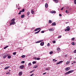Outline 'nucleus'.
<instances>
[{"instance_id":"obj_1","label":"nucleus","mask_w":76,"mask_h":76,"mask_svg":"<svg viewBox=\"0 0 76 76\" xmlns=\"http://www.w3.org/2000/svg\"><path fill=\"white\" fill-rule=\"evenodd\" d=\"M73 72V70H71L68 71L67 72H66L65 74V75H69V74H70V73H72V72Z\"/></svg>"},{"instance_id":"obj_2","label":"nucleus","mask_w":76,"mask_h":76,"mask_svg":"<svg viewBox=\"0 0 76 76\" xmlns=\"http://www.w3.org/2000/svg\"><path fill=\"white\" fill-rule=\"evenodd\" d=\"M66 29L65 30V31H70V27H69V26H68L66 27Z\"/></svg>"},{"instance_id":"obj_3","label":"nucleus","mask_w":76,"mask_h":76,"mask_svg":"<svg viewBox=\"0 0 76 76\" xmlns=\"http://www.w3.org/2000/svg\"><path fill=\"white\" fill-rule=\"evenodd\" d=\"M16 23V22L15 21H12V22L10 24V25H14V24H15Z\"/></svg>"},{"instance_id":"obj_4","label":"nucleus","mask_w":76,"mask_h":76,"mask_svg":"<svg viewBox=\"0 0 76 76\" xmlns=\"http://www.w3.org/2000/svg\"><path fill=\"white\" fill-rule=\"evenodd\" d=\"M7 56H8V55H5L3 57V58H6L7 57Z\"/></svg>"},{"instance_id":"obj_5","label":"nucleus","mask_w":76,"mask_h":76,"mask_svg":"<svg viewBox=\"0 0 76 76\" xmlns=\"http://www.w3.org/2000/svg\"><path fill=\"white\" fill-rule=\"evenodd\" d=\"M19 67L20 69H22L23 68H24V65L20 66Z\"/></svg>"},{"instance_id":"obj_6","label":"nucleus","mask_w":76,"mask_h":76,"mask_svg":"<svg viewBox=\"0 0 76 76\" xmlns=\"http://www.w3.org/2000/svg\"><path fill=\"white\" fill-rule=\"evenodd\" d=\"M19 76H22V71H21L19 73Z\"/></svg>"},{"instance_id":"obj_7","label":"nucleus","mask_w":76,"mask_h":76,"mask_svg":"<svg viewBox=\"0 0 76 76\" xmlns=\"http://www.w3.org/2000/svg\"><path fill=\"white\" fill-rule=\"evenodd\" d=\"M50 12L51 13H56V12L55 11H52Z\"/></svg>"},{"instance_id":"obj_8","label":"nucleus","mask_w":76,"mask_h":76,"mask_svg":"<svg viewBox=\"0 0 76 76\" xmlns=\"http://www.w3.org/2000/svg\"><path fill=\"white\" fill-rule=\"evenodd\" d=\"M63 61H61L59 62H58L56 63V64L57 65L58 64H61V63H62Z\"/></svg>"},{"instance_id":"obj_9","label":"nucleus","mask_w":76,"mask_h":76,"mask_svg":"<svg viewBox=\"0 0 76 76\" xmlns=\"http://www.w3.org/2000/svg\"><path fill=\"white\" fill-rule=\"evenodd\" d=\"M44 45V42H41L40 44V45L41 46H43V45Z\"/></svg>"},{"instance_id":"obj_10","label":"nucleus","mask_w":76,"mask_h":76,"mask_svg":"<svg viewBox=\"0 0 76 76\" xmlns=\"http://www.w3.org/2000/svg\"><path fill=\"white\" fill-rule=\"evenodd\" d=\"M54 28H50L49 29V31H54Z\"/></svg>"},{"instance_id":"obj_11","label":"nucleus","mask_w":76,"mask_h":76,"mask_svg":"<svg viewBox=\"0 0 76 76\" xmlns=\"http://www.w3.org/2000/svg\"><path fill=\"white\" fill-rule=\"evenodd\" d=\"M70 68H69V67H68L66 68L65 69L66 71H67V70H69Z\"/></svg>"},{"instance_id":"obj_12","label":"nucleus","mask_w":76,"mask_h":76,"mask_svg":"<svg viewBox=\"0 0 76 76\" xmlns=\"http://www.w3.org/2000/svg\"><path fill=\"white\" fill-rule=\"evenodd\" d=\"M34 11L33 10H31V13L33 15H34Z\"/></svg>"},{"instance_id":"obj_13","label":"nucleus","mask_w":76,"mask_h":76,"mask_svg":"<svg viewBox=\"0 0 76 76\" xmlns=\"http://www.w3.org/2000/svg\"><path fill=\"white\" fill-rule=\"evenodd\" d=\"M52 26H56V23L54 22L52 24Z\"/></svg>"},{"instance_id":"obj_14","label":"nucleus","mask_w":76,"mask_h":76,"mask_svg":"<svg viewBox=\"0 0 76 76\" xmlns=\"http://www.w3.org/2000/svg\"><path fill=\"white\" fill-rule=\"evenodd\" d=\"M41 29L39 30L38 31H37V32H35L34 33L35 34H38V33H39V32H40V31H41Z\"/></svg>"},{"instance_id":"obj_15","label":"nucleus","mask_w":76,"mask_h":76,"mask_svg":"<svg viewBox=\"0 0 76 76\" xmlns=\"http://www.w3.org/2000/svg\"><path fill=\"white\" fill-rule=\"evenodd\" d=\"M10 67V66H7L4 68V69L5 70H6V69H8V68H9Z\"/></svg>"},{"instance_id":"obj_16","label":"nucleus","mask_w":76,"mask_h":76,"mask_svg":"<svg viewBox=\"0 0 76 76\" xmlns=\"http://www.w3.org/2000/svg\"><path fill=\"white\" fill-rule=\"evenodd\" d=\"M25 16V15H21V18H23Z\"/></svg>"},{"instance_id":"obj_17","label":"nucleus","mask_w":76,"mask_h":76,"mask_svg":"<svg viewBox=\"0 0 76 76\" xmlns=\"http://www.w3.org/2000/svg\"><path fill=\"white\" fill-rule=\"evenodd\" d=\"M53 1H55L56 3H58V0H53Z\"/></svg>"},{"instance_id":"obj_18","label":"nucleus","mask_w":76,"mask_h":76,"mask_svg":"<svg viewBox=\"0 0 76 76\" xmlns=\"http://www.w3.org/2000/svg\"><path fill=\"white\" fill-rule=\"evenodd\" d=\"M48 7V4L47 3H46L45 4V7L46 8H47V7Z\"/></svg>"},{"instance_id":"obj_19","label":"nucleus","mask_w":76,"mask_h":76,"mask_svg":"<svg viewBox=\"0 0 76 76\" xmlns=\"http://www.w3.org/2000/svg\"><path fill=\"white\" fill-rule=\"evenodd\" d=\"M21 12H25V9H23L21 11Z\"/></svg>"},{"instance_id":"obj_20","label":"nucleus","mask_w":76,"mask_h":76,"mask_svg":"<svg viewBox=\"0 0 76 76\" xmlns=\"http://www.w3.org/2000/svg\"><path fill=\"white\" fill-rule=\"evenodd\" d=\"M27 16H29V15H30V12H27Z\"/></svg>"},{"instance_id":"obj_21","label":"nucleus","mask_w":76,"mask_h":76,"mask_svg":"<svg viewBox=\"0 0 76 76\" xmlns=\"http://www.w3.org/2000/svg\"><path fill=\"white\" fill-rule=\"evenodd\" d=\"M33 68H38V66L37 65H36L35 66H34Z\"/></svg>"},{"instance_id":"obj_22","label":"nucleus","mask_w":76,"mask_h":76,"mask_svg":"<svg viewBox=\"0 0 76 76\" xmlns=\"http://www.w3.org/2000/svg\"><path fill=\"white\" fill-rule=\"evenodd\" d=\"M21 57H22V58H25V56L24 55H22L21 56Z\"/></svg>"},{"instance_id":"obj_23","label":"nucleus","mask_w":76,"mask_h":76,"mask_svg":"<svg viewBox=\"0 0 76 76\" xmlns=\"http://www.w3.org/2000/svg\"><path fill=\"white\" fill-rule=\"evenodd\" d=\"M72 45H75V43L74 42H72Z\"/></svg>"},{"instance_id":"obj_24","label":"nucleus","mask_w":76,"mask_h":76,"mask_svg":"<svg viewBox=\"0 0 76 76\" xmlns=\"http://www.w3.org/2000/svg\"><path fill=\"white\" fill-rule=\"evenodd\" d=\"M11 56H8V58H11Z\"/></svg>"},{"instance_id":"obj_25","label":"nucleus","mask_w":76,"mask_h":76,"mask_svg":"<svg viewBox=\"0 0 76 76\" xmlns=\"http://www.w3.org/2000/svg\"><path fill=\"white\" fill-rule=\"evenodd\" d=\"M49 22L50 23H51L52 22L51 20H49Z\"/></svg>"},{"instance_id":"obj_26","label":"nucleus","mask_w":76,"mask_h":76,"mask_svg":"<svg viewBox=\"0 0 76 76\" xmlns=\"http://www.w3.org/2000/svg\"><path fill=\"white\" fill-rule=\"evenodd\" d=\"M36 63H37V62H36V61H34L33 62V64H35Z\"/></svg>"},{"instance_id":"obj_27","label":"nucleus","mask_w":76,"mask_h":76,"mask_svg":"<svg viewBox=\"0 0 76 76\" xmlns=\"http://www.w3.org/2000/svg\"><path fill=\"white\" fill-rule=\"evenodd\" d=\"M52 53H53V51L50 52L49 53H50V54H52Z\"/></svg>"},{"instance_id":"obj_28","label":"nucleus","mask_w":76,"mask_h":76,"mask_svg":"<svg viewBox=\"0 0 76 76\" xmlns=\"http://www.w3.org/2000/svg\"><path fill=\"white\" fill-rule=\"evenodd\" d=\"M7 75H10V73L9 72H7L6 73Z\"/></svg>"},{"instance_id":"obj_29","label":"nucleus","mask_w":76,"mask_h":76,"mask_svg":"<svg viewBox=\"0 0 76 76\" xmlns=\"http://www.w3.org/2000/svg\"><path fill=\"white\" fill-rule=\"evenodd\" d=\"M52 42H53V44H55L56 43V41L54 40L52 41Z\"/></svg>"},{"instance_id":"obj_30","label":"nucleus","mask_w":76,"mask_h":76,"mask_svg":"<svg viewBox=\"0 0 76 76\" xmlns=\"http://www.w3.org/2000/svg\"><path fill=\"white\" fill-rule=\"evenodd\" d=\"M36 60H40V58H36Z\"/></svg>"},{"instance_id":"obj_31","label":"nucleus","mask_w":76,"mask_h":76,"mask_svg":"<svg viewBox=\"0 0 76 76\" xmlns=\"http://www.w3.org/2000/svg\"><path fill=\"white\" fill-rule=\"evenodd\" d=\"M21 12H21V11H20L18 13V15H20V14H21Z\"/></svg>"},{"instance_id":"obj_32","label":"nucleus","mask_w":76,"mask_h":76,"mask_svg":"<svg viewBox=\"0 0 76 76\" xmlns=\"http://www.w3.org/2000/svg\"><path fill=\"white\" fill-rule=\"evenodd\" d=\"M57 50H58V51H60V49L59 48H58L57 49Z\"/></svg>"},{"instance_id":"obj_33","label":"nucleus","mask_w":76,"mask_h":76,"mask_svg":"<svg viewBox=\"0 0 76 76\" xmlns=\"http://www.w3.org/2000/svg\"><path fill=\"white\" fill-rule=\"evenodd\" d=\"M61 37V36H59L58 38H60Z\"/></svg>"},{"instance_id":"obj_34","label":"nucleus","mask_w":76,"mask_h":76,"mask_svg":"<svg viewBox=\"0 0 76 76\" xmlns=\"http://www.w3.org/2000/svg\"><path fill=\"white\" fill-rule=\"evenodd\" d=\"M15 19L14 18V19H12L11 20L12 21H15Z\"/></svg>"},{"instance_id":"obj_35","label":"nucleus","mask_w":76,"mask_h":76,"mask_svg":"<svg viewBox=\"0 0 76 76\" xmlns=\"http://www.w3.org/2000/svg\"><path fill=\"white\" fill-rule=\"evenodd\" d=\"M16 52H14V53H13V55H16Z\"/></svg>"},{"instance_id":"obj_36","label":"nucleus","mask_w":76,"mask_h":76,"mask_svg":"<svg viewBox=\"0 0 76 76\" xmlns=\"http://www.w3.org/2000/svg\"><path fill=\"white\" fill-rule=\"evenodd\" d=\"M39 42H39V41H37L36 42V43H39Z\"/></svg>"},{"instance_id":"obj_37","label":"nucleus","mask_w":76,"mask_h":76,"mask_svg":"<svg viewBox=\"0 0 76 76\" xmlns=\"http://www.w3.org/2000/svg\"><path fill=\"white\" fill-rule=\"evenodd\" d=\"M38 28H36L35 30V31H38Z\"/></svg>"},{"instance_id":"obj_38","label":"nucleus","mask_w":76,"mask_h":76,"mask_svg":"<svg viewBox=\"0 0 76 76\" xmlns=\"http://www.w3.org/2000/svg\"><path fill=\"white\" fill-rule=\"evenodd\" d=\"M34 70L30 72V73H32L33 72H34Z\"/></svg>"},{"instance_id":"obj_39","label":"nucleus","mask_w":76,"mask_h":76,"mask_svg":"<svg viewBox=\"0 0 76 76\" xmlns=\"http://www.w3.org/2000/svg\"><path fill=\"white\" fill-rule=\"evenodd\" d=\"M71 39L73 41L74 40H75V38L73 37V38H72Z\"/></svg>"},{"instance_id":"obj_40","label":"nucleus","mask_w":76,"mask_h":76,"mask_svg":"<svg viewBox=\"0 0 76 76\" xmlns=\"http://www.w3.org/2000/svg\"><path fill=\"white\" fill-rule=\"evenodd\" d=\"M42 41H43V40H41L39 41V42H42Z\"/></svg>"},{"instance_id":"obj_41","label":"nucleus","mask_w":76,"mask_h":76,"mask_svg":"<svg viewBox=\"0 0 76 76\" xmlns=\"http://www.w3.org/2000/svg\"><path fill=\"white\" fill-rule=\"evenodd\" d=\"M66 64H69V62L68 61H67L66 62Z\"/></svg>"},{"instance_id":"obj_42","label":"nucleus","mask_w":76,"mask_h":76,"mask_svg":"<svg viewBox=\"0 0 76 76\" xmlns=\"http://www.w3.org/2000/svg\"><path fill=\"white\" fill-rule=\"evenodd\" d=\"M47 46L49 47L50 46V43H48L47 45Z\"/></svg>"},{"instance_id":"obj_43","label":"nucleus","mask_w":76,"mask_h":76,"mask_svg":"<svg viewBox=\"0 0 76 76\" xmlns=\"http://www.w3.org/2000/svg\"><path fill=\"white\" fill-rule=\"evenodd\" d=\"M45 31H42L41 32V33H44Z\"/></svg>"},{"instance_id":"obj_44","label":"nucleus","mask_w":76,"mask_h":76,"mask_svg":"<svg viewBox=\"0 0 76 76\" xmlns=\"http://www.w3.org/2000/svg\"><path fill=\"white\" fill-rule=\"evenodd\" d=\"M28 65H32V64H31V63H29L28 64Z\"/></svg>"},{"instance_id":"obj_45","label":"nucleus","mask_w":76,"mask_h":76,"mask_svg":"<svg viewBox=\"0 0 76 76\" xmlns=\"http://www.w3.org/2000/svg\"><path fill=\"white\" fill-rule=\"evenodd\" d=\"M74 53H76V50H75L74 51Z\"/></svg>"},{"instance_id":"obj_46","label":"nucleus","mask_w":76,"mask_h":76,"mask_svg":"<svg viewBox=\"0 0 76 76\" xmlns=\"http://www.w3.org/2000/svg\"><path fill=\"white\" fill-rule=\"evenodd\" d=\"M21 63H23V64L25 63V61H22L21 62Z\"/></svg>"},{"instance_id":"obj_47","label":"nucleus","mask_w":76,"mask_h":76,"mask_svg":"<svg viewBox=\"0 0 76 76\" xmlns=\"http://www.w3.org/2000/svg\"><path fill=\"white\" fill-rule=\"evenodd\" d=\"M65 12L66 13H69V12L67 11V10H66V11H65Z\"/></svg>"},{"instance_id":"obj_48","label":"nucleus","mask_w":76,"mask_h":76,"mask_svg":"<svg viewBox=\"0 0 76 76\" xmlns=\"http://www.w3.org/2000/svg\"><path fill=\"white\" fill-rule=\"evenodd\" d=\"M34 73H32L31 75H30V76H33V75H34Z\"/></svg>"},{"instance_id":"obj_49","label":"nucleus","mask_w":76,"mask_h":76,"mask_svg":"<svg viewBox=\"0 0 76 76\" xmlns=\"http://www.w3.org/2000/svg\"><path fill=\"white\" fill-rule=\"evenodd\" d=\"M38 30H39V29H41V28H37Z\"/></svg>"},{"instance_id":"obj_50","label":"nucleus","mask_w":76,"mask_h":76,"mask_svg":"<svg viewBox=\"0 0 76 76\" xmlns=\"http://www.w3.org/2000/svg\"><path fill=\"white\" fill-rule=\"evenodd\" d=\"M63 8H64V7H62V8L61 9V10H63Z\"/></svg>"},{"instance_id":"obj_51","label":"nucleus","mask_w":76,"mask_h":76,"mask_svg":"<svg viewBox=\"0 0 76 76\" xmlns=\"http://www.w3.org/2000/svg\"><path fill=\"white\" fill-rule=\"evenodd\" d=\"M46 73H47V72H45V73H43V75H45V74H46Z\"/></svg>"},{"instance_id":"obj_52","label":"nucleus","mask_w":76,"mask_h":76,"mask_svg":"<svg viewBox=\"0 0 76 76\" xmlns=\"http://www.w3.org/2000/svg\"><path fill=\"white\" fill-rule=\"evenodd\" d=\"M59 16H62V15H61V14H59Z\"/></svg>"},{"instance_id":"obj_53","label":"nucleus","mask_w":76,"mask_h":76,"mask_svg":"<svg viewBox=\"0 0 76 76\" xmlns=\"http://www.w3.org/2000/svg\"><path fill=\"white\" fill-rule=\"evenodd\" d=\"M73 63H76V61H74L73 62Z\"/></svg>"},{"instance_id":"obj_54","label":"nucleus","mask_w":76,"mask_h":76,"mask_svg":"<svg viewBox=\"0 0 76 76\" xmlns=\"http://www.w3.org/2000/svg\"><path fill=\"white\" fill-rule=\"evenodd\" d=\"M46 70H49V69H45Z\"/></svg>"},{"instance_id":"obj_55","label":"nucleus","mask_w":76,"mask_h":76,"mask_svg":"<svg viewBox=\"0 0 76 76\" xmlns=\"http://www.w3.org/2000/svg\"><path fill=\"white\" fill-rule=\"evenodd\" d=\"M4 49H6V48H7L5 46V47L4 48Z\"/></svg>"},{"instance_id":"obj_56","label":"nucleus","mask_w":76,"mask_h":76,"mask_svg":"<svg viewBox=\"0 0 76 76\" xmlns=\"http://www.w3.org/2000/svg\"><path fill=\"white\" fill-rule=\"evenodd\" d=\"M34 58L35 59V60H37V58H36V57H35Z\"/></svg>"},{"instance_id":"obj_57","label":"nucleus","mask_w":76,"mask_h":76,"mask_svg":"<svg viewBox=\"0 0 76 76\" xmlns=\"http://www.w3.org/2000/svg\"><path fill=\"white\" fill-rule=\"evenodd\" d=\"M9 47V46H6V48H7V47Z\"/></svg>"},{"instance_id":"obj_58","label":"nucleus","mask_w":76,"mask_h":76,"mask_svg":"<svg viewBox=\"0 0 76 76\" xmlns=\"http://www.w3.org/2000/svg\"><path fill=\"white\" fill-rule=\"evenodd\" d=\"M55 60H56V59H53V61H54Z\"/></svg>"},{"instance_id":"obj_59","label":"nucleus","mask_w":76,"mask_h":76,"mask_svg":"<svg viewBox=\"0 0 76 76\" xmlns=\"http://www.w3.org/2000/svg\"><path fill=\"white\" fill-rule=\"evenodd\" d=\"M74 2H76V0H75Z\"/></svg>"},{"instance_id":"obj_60","label":"nucleus","mask_w":76,"mask_h":76,"mask_svg":"<svg viewBox=\"0 0 76 76\" xmlns=\"http://www.w3.org/2000/svg\"><path fill=\"white\" fill-rule=\"evenodd\" d=\"M57 61V60H56L55 61H55H55Z\"/></svg>"},{"instance_id":"obj_61","label":"nucleus","mask_w":76,"mask_h":76,"mask_svg":"<svg viewBox=\"0 0 76 76\" xmlns=\"http://www.w3.org/2000/svg\"><path fill=\"white\" fill-rule=\"evenodd\" d=\"M73 64V63H72L71 64Z\"/></svg>"},{"instance_id":"obj_62","label":"nucleus","mask_w":76,"mask_h":76,"mask_svg":"<svg viewBox=\"0 0 76 76\" xmlns=\"http://www.w3.org/2000/svg\"><path fill=\"white\" fill-rule=\"evenodd\" d=\"M9 72H10V70H9Z\"/></svg>"},{"instance_id":"obj_63","label":"nucleus","mask_w":76,"mask_h":76,"mask_svg":"<svg viewBox=\"0 0 76 76\" xmlns=\"http://www.w3.org/2000/svg\"><path fill=\"white\" fill-rule=\"evenodd\" d=\"M18 9L19 10V9H20V8H18Z\"/></svg>"},{"instance_id":"obj_64","label":"nucleus","mask_w":76,"mask_h":76,"mask_svg":"<svg viewBox=\"0 0 76 76\" xmlns=\"http://www.w3.org/2000/svg\"><path fill=\"white\" fill-rule=\"evenodd\" d=\"M21 23H23V22H21Z\"/></svg>"}]
</instances>
